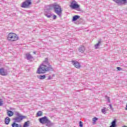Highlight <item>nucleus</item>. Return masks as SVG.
<instances>
[{"label": "nucleus", "instance_id": "obj_1", "mask_svg": "<svg viewBox=\"0 0 127 127\" xmlns=\"http://www.w3.org/2000/svg\"><path fill=\"white\" fill-rule=\"evenodd\" d=\"M49 71H54V69L48 62V58H46L38 68L37 73L38 74H44V73L49 72Z\"/></svg>", "mask_w": 127, "mask_h": 127}, {"label": "nucleus", "instance_id": "obj_2", "mask_svg": "<svg viewBox=\"0 0 127 127\" xmlns=\"http://www.w3.org/2000/svg\"><path fill=\"white\" fill-rule=\"evenodd\" d=\"M52 6H53L55 12L59 15L60 17H61L62 16V11H63L61 6L56 3H54V4H52Z\"/></svg>", "mask_w": 127, "mask_h": 127}, {"label": "nucleus", "instance_id": "obj_3", "mask_svg": "<svg viewBox=\"0 0 127 127\" xmlns=\"http://www.w3.org/2000/svg\"><path fill=\"white\" fill-rule=\"evenodd\" d=\"M15 115L16 117L12 119L14 123H20L23 120V119H25V116H23L21 114H19L18 112H15Z\"/></svg>", "mask_w": 127, "mask_h": 127}, {"label": "nucleus", "instance_id": "obj_4", "mask_svg": "<svg viewBox=\"0 0 127 127\" xmlns=\"http://www.w3.org/2000/svg\"><path fill=\"white\" fill-rule=\"evenodd\" d=\"M7 39L9 41H16L18 40V36L14 33H10L8 35Z\"/></svg>", "mask_w": 127, "mask_h": 127}, {"label": "nucleus", "instance_id": "obj_5", "mask_svg": "<svg viewBox=\"0 0 127 127\" xmlns=\"http://www.w3.org/2000/svg\"><path fill=\"white\" fill-rule=\"evenodd\" d=\"M70 7L72 9H79L80 8V5L77 3L76 0H72L70 3Z\"/></svg>", "mask_w": 127, "mask_h": 127}, {"label": "nucleus", "instance_id": "obj_6", "mask_svg": "<svg viewBox=\"0 0 127 127\" xmlns=\"http://www.w3.org/2000/svg\"><path fill=\"white\" fill-rule=\"evenodd\" d=\"M30 4H31V1L30 0H27L22 3V7L24 8H27Z\"/></svg>", "mask_w": 127, "mask_h": 127}, {"label": "nucleus", "instance_id": "obj_7", "mask_svg": "<svg viewBox=\"0 0 127 127\" xmlns=\"http://www.w3.org/2000/svg\"><path fill=\"white\" fill-rule=\"evenodd\" d=\"M30 4H31V1L30 0H27L22 3V7L24 8H27Z\"/></svg>", "mask_w": 127, "mask_h": 127}, {"label": "nucleus", "instance_id": "obj_8", "mask_svg": "<svg viewBox=\"0 0 127 127\" xmlns=\"http://www.w3.org/2000/svg\"><path fill=\"white\" fill-rule=\"evenodd\" d=\"M30 4H31V1L30 0H27L22 3V7L24 8H27Z\"/></svg>", "mask_w": 127, "mask_h": 127}, {"label": "nucleus", "instance_id": "obj_9", "mask_svg": "<svg viewBox=\"0 0 127 127\" xmlns=\"http://www.w3.org/2000/svg\"><path fill=\"white\" fill-rule=\"evenodd\" d=\"M116 3L119 4V5H122V4H125L127 3V0H113Z\"/></svg>", "mask_w": 127, "mask_h": 127}, {"label": "nucleus", "instance_id": "obj_10", "mask_svg": "<svg viewBox=\"0 0 127 127\" xmlns=\"http://www.w3.org/2000/svg\"><path fill=\"white\" fill-rule=\"evenodd\" d=\"M0 75H1V76H6L7 75V71L4 68H0Z\"/></svg>", "mask_w": 127, "mask_h": 127}, {"label": "nucleus", "instance_id": "obj_11", "mask_svg": "<svg viewBox=\"0 0 127 127\" xmlns=\"http://www.w3.org/2000/svg\"><path fill=\"white\" fill-rule=\"evenodd\" d=\"M39 120L41 124H46L48 120V118H47L46 116H45L44 117L40 118Z\"/></svg>", "mask_w": 127, "mask_h": 127}, {"label": "nucleus", "instance_id": "obj_12", "mask_svg": "<svg viewBox=\"0 0 127 127\" xmlns=\"http://www.w3.org/2000/svg\"><path fill=\"white\" fill-rule=\"evenodd\" d=\"M71 63L72 65H73L74 67L77 69H79L81 67V65H80V64L77 61H72Z\"/></svg>", "mask_w": 127, "mask_h": 127}, {"label": "nucleus", "instance_id": "obj_13", "mask_svg": "<svg viewBox=\"0 0 127 127\" xmlns=\"http://www.w3.org/2000/svg\"><path fill=\"white\" fill-rule=\"evenodd\" d=\"M102 42H103V41L101 39H99L98 40V42L97 44H96V45H95V49H98L99 48V46H100L101 43H102Z\"/></svg>", "mask_w": 127, "mask_h": 127}, {"label": "nucleus", "instance_id": "obj_14", "mask_svg": "<svg viewBox=\"0 0 127 127\" xmlns=\"http://www.w3.org/2000/svg\"><path fill=\"white\" fill-rule=\"evenodd\" d=\"M85 47L81 46H80L78 49L79 52H80L81 53H83L85 52Z\"/></svg>", "mask_w": 127, "mask_h": 127}, {"label": "nucleus", "instance_id": "obj_15", "mask_svg": "<svg viewBox=\"0 0 127 127\" xmlns=\"http://www.w3.org/2000/svg\"><path fill=\"white\" fill-rule=\"evenodd\" d=\"M46 124L47 127H51L52 126H53V123H51V121H50L49 119H48V121H47Z\"/></svg>", "mask_w": 127, "mask_h": 127}, {"label": "nucleus", "instance_id": "obj_16", "mask_svg": "<svg viewBox=\"0 0 127 127\" xmlns=\"http://www.w3.org/2000/svg\"><path fill=\"white\" fill-rule=\"evenodd\" d=\"M5 125H9L10 123V118L9 117H6L4 120Z\"/></svg>", "mask_w": 127, "mask_h": 127}, {"label": "nucleus", "instance_id": "obj_17", "mask_svg": "<svg viewBox=\"0 0 127 127\" xmlns=\"http://www.w3.org/2000/svg\"><path fill=\"white\" fill-rule=\"evenodd\" d=\"M117 127V120L115 119L112 123L111 126L110 127Z\"/></svg>", "mask_w": 127, "mask_h": 127}, {"label": "nucleus", "instance_id": "obj_18", "mask_svg": "<svg viewBox=\"0 0 127 127\" xmlns=\"http://www.w3.org/2000/svg\"><path fill=\"white\" fill-rule=\"evenodd\" d=\"M26 58L27 60H30V59H32V56H31V55H30V54L27 53L26 54Z\"/></svg>", "mask_w": 127, "mask_h": 127}, {"label": "nucleus", "instance_id": "obj_19", "mask_svg": "<svg viewBox=\"0 0 127 127\" xmlns=\"http://www.w3.org/2000/svg\"><path fill=\"white\" fill-rule=\"evenodd\" d=\"M12 127H21V125L17 124L16 122H13L11 125Z\"/></svg>", "mask_w": 127, "mask_h": 127}, {"label": "nucleus", "instance_id": "obj_20", "mask_svg": "<svg viewBox=\"0 0 127 127\" xmlns=\"http://www.w3.org/2000/svg\"><path fill=\"white\" fill-rule=\"evenodd\" d=\"M79 18H80V16L77 15H74L72 18V21H76V20L79 19Z\"/></svg>", "mask_w": 127, "mask_h": 127}, {"label": "nucleus", "instance_id": "obj_21", "mask_svg": "<svg viewBox=\"0 0 127 127\" xmlns=\"http://www.w3.org/2000/svg\"><path fill=\"white\" fill-rule=\"evenodd\" d=\"M38 78L39 79H40L41 80H43L44 79H45V78H46V75H40L38 76Z\"/></svg>", "mask_w": 127, "mask_h": 127}, {"label": "nucleus", "instance_id": "obj_22", "mask_svg": "<svg viewBox=\"0 0 127 127\" xmlns=\"http://www.w3.org/2000/svg\"><path fill=\"white\" fill-rule=\"evenodd\" d=\"M29 127V121L25 122L23 127Z\"/></svg>", "mask_w": 127, "mask_h": 127}, {"label": "nucleus", "instance_id": "obj_23", "mask_svg": "<svg viewBox=\"0 0 127 127\" xmlns=\"http://www.w3.org/2000/svg\"><path fill=\"white\" fill-rule=\"evenodd\" d=\"M7 115L9 117H12V116H13V112L11 111H9L7 112Z\"/></svg>", "mask_w": 127, "mask_h": 127}, {"label": "nucleus", "instance_id": "obj_24", "mask_svg": "<svg viewBox=\"0 0 127 127\" xmlns=\"http://www.w3.org/2000/svg\"><path fill=\"white\" fill-rule=\"evenodd\" d=\"M42 114H43V113H42V111H39L37 113V115L38 117H41V116H42Z\"/></svg>", "mask_w": 127, "mask_h": 127}, {"label": "nucleus", "instance_id": "obj_25", "mask_svg": "<svg viewBox=\"0 0 127 127\" xmlns=\"http://www.w3.org/2000/svg\"><path fill=\"white\" fill-rule=\"evenodd\" d=\"M45 15H46V16H47V17H48V18H50V17H51L52 15H53V14L51 13H47L45 14Z\"/></svg>", "mask_w": 127, "mask_h": 127}, {"label": "nucleus", "instance_id": "obj_26", "mask_svg": "<svg viewBox=\"0 0 127 127\" xmlns=\"http://www.w3.org/2000/svg\"><path fill=\"white\" fill-rule=\"evenodd\" d=\"M46 8L48 9V10H50L52 8H53V6H52V4L48 5L47 6Z\"/></svg>", "mask_w": 127, "mask_h": 127}, {"label": "nucleus", "instance_id": "obj_27", "mask_svg": "<svg viewBox=\"0 0 127 127\" xmlns=\"http://www.w3.org/2000/svg\"><path fill=\"white\" fill-rule=\"evenodd\" d=\"M105 100L108 102V103H111V100L110 99V97L108 96L105 97Z\"/></svg>", "mask_w": 127, "mask_h": 127}, {"label": "nucleus", "instance_id": "obj_28", "mask_svg": "<svg viewBox=\"0 0 127 127\" xmlns=\"http://www.w3.org/2000/svg\"><path fill=\"white\" fill-rule=\"evenodd\" d=\"M106 111H107V108L105 107L104 109H102L101 111L103 114H106Z\"/></svg>", "mask_w": 127, "mask_h": 127}, {"label": "nucleus", "instance_id": "obj_29", "mask_svg": "<svg viewBox=\"0 0 127 127\" xmlns=\"http://www.w3.org/2000/svg\"><path fill=\"white\" fill-rule=\"evenodd\" d=\"M93 121L95 122H97L98 121V118L97 117H94L93 118Z\"/></svg>", "mask_w": 127, "mask_h": 127}, {"label": "nucleus", "instance_id": "obj_30", "mask_svg": "<svg viewBox=\"0 0 127 127\" xmlns=\"http://www.w3.org/2000/svg\"><path fill=\"white\" fill-rule=\"evenodd\" d=\"M79 127H83V123L81 121L79 122Z\"/></svg>", "mask_w": 127, "mask_h": 127}, {"label": "nucleus", "instance_id": "obj_31", "mask_svg": "<svg viewBox=\"0 0 127 127\" xmlns=\"http://www.w3.org/2000/svg\"><path fill=\"white\" fill-rule=\"evenodd\" d=\"M117 69L118 70V71H122L123 70V68H122V67H117Z\"/></svg>", "mask_w": 127, "mask_h": 127}, {"label": "nucleus", "instance_id": "obj_32", "mask_svg": "<svg viewBox=\"0 0 127 127\" xmlns=\"http://www.w3.org/2000/svg\"><path fill=\"white\" fill-rule=\"evenodd\" d=\"M53 14V19H56V18H57V16H56V15H54Z\"/></svg>", "mask_w": 127, "mask_h": 127}, {"label": "nucleus", "instance_id": "obj_33", "mask_svg": "<svg viewBox=\"0 0 127 127\" xmlns=\"http://www.w3.org/2000/svg\"><path fill=\"white\" fill-rule=\"evenodd\" d=\"M109 107L111 109V110H112L113 111V110H114V108H113V106H112V104H109Z\"/></svg>", "mask_w": 127, "mask_h": 127}, {"label": "nucleus", "instance_id": "obj_34", "mask_svg": "<svg viewBox=\"0 0 127 127\" xmlns=\"http://www.w3.org/2000/svg\"><path fill=\"white\" fill-rule=\"evenodd\" d=\"M3 101H0V107L1 106H2V105H3Z\"/></svg>", "mask_w": 127, "mask_h": 127}, {"label": "nucleus", "instance_id": "obj_35", "mask_svg": "<svg viewBox=\"0 0 127 127\" xmlns=\"http://www.w3.org/2000/svg\"><path fill=\"white\" fill-rule=\"evenodd\" d=\"M52 79V77H51V76H49L48 78V80H51Z\"/></svg>", "mask_w": 127, "mask_h": 127}, {"label": "nucleus", "instance_id": "obj_36", "mask_svg": "<svg viewBox=\"0 0 127 127\" xmlns=\"http://www.w3.org/2000/svg\"><path fill=\"white\" fill-rule=\"evenodd\" d=\"M33 54H36V52H33Z\"/></svg>", "mask_w": 127, "mask_h": 127}, {"label": "nucleus", "instance_id": "obj_37", "mask_svg": "<svg viewBox=\"0 0 127 127\" xmlns=\"http://www.w3.org/2000/svg\"><path fill=\"white\" fill-rule=\"evenodd\" d=\"M122 127H127L126 126H123Z\"/></svg>", "mask_w": 127, "mask_h": 127}]
</instances>
